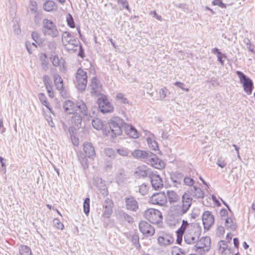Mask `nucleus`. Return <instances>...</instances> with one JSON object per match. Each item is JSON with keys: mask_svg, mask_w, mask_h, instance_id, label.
<instances>
[{"mask_svg": "<svg viewBox=\"0 0 255 255\" xmlns=\"http://www.w3.org/2000/svg\"><path fill=\"white\" fill-rule=\"evenodd\" d=\"M201 230L197 226L189 224L187 221L183 220L181 226L176 231L179 237H182L184 234V241L188 244H195L201 235Z\"/></svg>", "mask_w": 255, "mask_h": 255, "instance_id": "1", "label": "nucleus"}, {"mask_svg": "<svg viewBox=\"0 0 255 255\" xmlns=\"http://www.w3.org/2000/svg\"><path fill=\"white\" fill-rule=\"evenodd\" d=\"M125 122L118 117H114L108 122V127L104 130V134L114 137L122 134Z\"/></svg>", "mask_w": 255, "mask_h": 255, "instance_id": "2", "label": "nucleus"}, {"mask_svg": "<svg viewBox=\"0 0 255 255\" xmlns=\"http://www.w3.org/2000/svg\"><path fill=\"white\" fill-rule=\"evenodd\" d=\"M63 109L67 114H75L78 112L83 114L87 113V108L86 104L83 101L75 103L72 101H66L63 104Z\"/></svg>", "mask_w": 255, "mask_h": 255, "instance_id": "3", "label": "nucleus"}, {"mask_svg": "<svg viewBox=\"0 0 255 255\" xmlns=\"http://www.w3.org/2000/svg\"><path fill=\"white\" fill-rule=\"evenodd\" d=\"M192 198L189 194L185 193L182 196L181 203L174 206L173 210L175 215L181 216L186 214L191 207Z\"/></svg>", "mask_w": 255, "mask_h": 255, "instance_id": "4", "label": "nucleus"}, {"mask_svg": "<svg viewBox=\"0 0 255 255\" xmlns=\"http://www.w3.org/2000/svg\"><path fill=\"white\" fill-rule=\"evenodd\" d=\"M194 250L199 255H204L211 248V239L209 237H203L195 243Z\"/></svg>", "mask_w": 255, "mask_h": 255, "instance_id": "5", "label": "nucleus"}, {"mask_svg": "<svg viewBox=\"0 0 255 255\" xmlns=\"http://www.w3.org/2000/svg\"><path fill=\"white\" fill-rule=\"evenodd\" d=\"M179 200V195L173 190L160 191V206L165 205L167 201L172 204L177 202Z\"/></svg>", "mask_w": 255, "mask_h": 255, "instance_id": "6", "label": "nucleus"}, {"mask_svg": "<svg viewBox=\"0 0 255 255\" xmlns=\"http://www.w3.org/2000/svg\"><path fill=\"white\" fill-rule=\"evenodd\" d=\"M87 72L81 68H79L76 74V85L77 89L80 91H84L87 86L88 82Z\"/></svg>", "mask_w": 255, "mask_h": 255, "instance_id": "7", "label": "nucleus"}, {"mask_svg": "<svg viewBox=\"0 0 255 255\" xmlns=\"http://www.w3.org/2000/svg\"><path fill=\"white\" fill-rule=\"evenodd\" d=\"M97 103L100 111L103 113H109L114 112V107L110 103L106 95L101 94L98 98Z\"/></svg>", "mask_w": 255, "mask_h": 255, "instance_id": "8", "label": "nucleus"}, {"mask_svg": "<svg viewBox=\"0 0 255 255\" xmlns=\"http://www.w3.org/2000/svg\"><path fill=\"white\" fill-rule=\"evenodd\" d=\"M236 74L240 78L241 83L243 84L244 91L248 95H250L253 88L252 80L241 71H237Z\"/></svg>", "mask_w": 255, "mask_h": 255, "instance_id": "9", "label": "nucleus"}, {"mask_svg": "<svg viewBox=\"0 0 255 255\" xmlns=\"http://www.w3.org/2000/svg\"><path fill=\"white\" fill-rule=\"evenodd\" d=\"M43 30L45 34L52 37H56L58 34V31L55 24L50 20L45 19L43 21Z\"/></svg>", "mask_w": 255, "mask_h": 255, "instance_id": "10", "label": "nucleus"}, {"mask_svg": "<svg viewBox=\"0 0 255 255\" xmlns=\"http://www.w3.org/2000/svg\"><path fill=\"white\" fill-rule=\"evenodd\" d=\"M138 227L140 232L145 237H150L154 234V228L147 222L141 221Z\"/></svg>", "mask_w": 255, "mask_h": 255, "instance_id": "11", "label": "nucleus"}, {"mask_svg": "<svg viewBox=\"0 0 255 255\" xmlns=\"http://www.w3.org/2000/svg\"><path fill=\"white\" fill-rule=\"evenodd\" d=\"M86 114L87 113L82 114L79 112L73 114L70 120L71 127L75 129L79 128L81 126L82 116Z\"/></svg>", "mask_w": 255, "mask_h": 255, "instance_id": "12", "label": "nucleus"}, {"mask_svg": "<svg viewBox=\"0 0 255 255\" xmlns=\"http://www.w3.org/2000/svg\"><path fill=\"white\" fill-rule=\"evenodd\" d=\"M75 39L73 36L68 32H65L62 35V42L64 46L68 49H72L74 45Z\"/></svg>", "mask_w": 255, "mask_h": 255, "instance_id": "13", "label": "nucleus"}, {"mask_svg": "<svg viewBox=\"0 0 255 255\" xmlns=\"http://www.w3.org/2000/svg\"><path fill=\"white\" fill-rule=\"evenodd\" d=\"M202 221L205 229L209 230L214 223V217L211 212L206 211L202 216Z\"/></svg>", "mask_w": 255, "mask_h": 255, "instance_id": "14", "label": "nucleus"}, {"mask_svg": "<svg viewBox=\"0 0 255 255\" xmlns=\"http://www.w3.org/2000/svg\"><path fill=\"white\" fill-rule=\"evenodd\" d=\"M145 217L150 222L157 223L159 218V211L154 209H149L145 212Z\"/></svg>", "mask_w": 255, "mask_h": 255, "instance_id": "15", "label": "nucleus"}, {"mask_svg": "<svg viewBox=\"0 0 255 255\" xmlns=\"http://www.w3.org/2000/svg\"><path fill=\"white\" fill-rule=\"evenodd\" d=\"M83 150L88 158L94 159L96 156V152L92 143L89 142L84 143L83 144Z\"/></svg>", "mask_w": 255, "mask_h": 255, "instance_id": "16", "label": "nucleus"}, {"mask_svg": "<svg viewBox=\"0 0 255 255\" xmlns=\"http://www.w3.org/2000/svg\"><path fill=\"white\" fill-rule=\"evenodd\" d=\"M53 80L54 86L56 89L62 94L64 91V87L62 77L59 74H56L53 76Z\"/></svg>", "mask_w": 255, "mask_h": 255, "instance_id": "17", "label": "nucleus"}, {"mask_svg": "<svg viewBox=\"0 0 255 255\" xmlns=\"http://www.w3.org/2000/svg\"><path fill=\"white\" fill-rule=\"evenodd\" d=\"M225 227L227 230L235 231L237 228L235 218L231 216L225 218Z\"/></svg>", "mask_w": 255, "mask_h": 255, "instance_id": "18", "label": "nucleus"}, {"mask_svg": "<svg viewBox=\"0 0 255 255\" xmlns=\"http://www.w3.org/2000/svg\"><path fill=\"white\" fill-rule=\"evenodd\" d=\"M43 82L45 88L47 91L48 96L51 98H53L54 96V92L53 90V87L52 85L51 80L50 77L48 75L43 76Z\"/></svg>", "mask_w": 255, "mask_h": 255, "instance_id": "19", "label": "nucleus"}, {"mask_svg": "<svg viewBox=\"0 0 255 255\" xmlns=\"http://www.w3.org/2000/svg\"><path fill=\"white\" fill-rule=\"evenodd\" d=\"M126 205L128 210L132 211H135L138 207L137 201L133 197L126 199Z\"/></svg>", "mask_w": 255, "mask_h": 255, "instance_id": "20", "label": "nucleus"}, {"mask_svg": "<svg viewBox=\"0 0 255 255\" xmlns=\"http://www.w3.org/2000/svg\"><path fill=\"white\" fill-rule=\"evenodd\" d=\"M91 87L92 89V93H94L96 95L99 94V89H102V86L100 84L99 80L96 77H94L91 79Z\"/></svg>", "mask_w": 255, "mask_h": 255, "instance_id": "21", "label": "nucleus"}, {"mask_svg": "<svg viewBox=\"0 0 255 255\" xmlns=\"http://www.w3.org/2000/svg\"><path fill=\"white\" fill-rule=\"evenodd\" d=\"M124 128L126 133L131 137L135 138L138 137L137 130L131 125H128L125 123Z\"/></svg>", "mask_w": 255, "mask_h": 255, "instance_id": "22", "label": "nucleus"}, {"mask_svg": "<svg viewBox=\"0 0 255 255\" xmlns=\"http://www.w3.org/2000/svg\"><path fill=\"white\" fill-rule=\"evenodd\" d=\"M190 194L195 198H203L204 196V192L199 187L193 186L190 189Z\"/></svg>", "mask_w": 255, "mask_h": 255, "instance_id": "23", "label": "nucleus"}, {"mask_svg": "<svg viewBox=\"0 0 255 255\" xmlns=\"http://www.w3.org/2000/svg\"><path fill=\"white\" fill-rule=\"evenodd\" d=\"M147 167L144 165L138 166L134 172V175L136 178H144L147 176Z\"/></svg>", "mask_w": 255, "mask_h": 255, "instance_id": "24", "label": "nucleus"}, {"mask_svg": "<svg viewBox=\"0 0 255 255\" xmlns=\"http://www.w3.org/2000/svg\"><path fill=\"white\" fill-rule=\"evenodd\" d=\"M220 250L221 251L223 255H235V254L231 249L228 248L227 245L225 241H222L219 243Z\"/></svg>", "mask_w": 255, "mask_h": 255, "instance_id": "25", "label": "nucleus"}, {"mask_svg": "<svg viewBox=\"0 0 255 255\" xmlns=\"http://www.w3.org/2000/svg\"><path fill=\"white\" fill-rule=\"evenodd\" d=\"M92 125L96 129L102 130L103 134L104 129L107 128V127L105 126L103 121L98 118H96L93 120Z\"/></svg>", "mask_w": 255, "mask_h": 255, "instance_id": "26", "label": "nucleus"}, {"mask_svg": "<svg viewBox=\"0 0 255 255\" xmlns=\"http://www.w3.org/2000/svg\"><path fill=\"white\" fill-rule=\"evenodd\" d=\"M43 7L45 11L50 12L56 10L57 8V5L54 1L47 0L43 4Z\"/></svg>", "mask_w": 255, "mask_h": 255, "instance_id": "27", "label": "nucleus"}, {"mask_svg": "<svg viewBox=\"0 0 255 255\" xmlns=\"http://www.w3.org/2000/svg\"><path fill=\"white\" fill-rule=\"evenodd\" d=\"M173 238L170 235L160 236V246H169L173 242Z\"/></svg>", "mask_w": 255, "mask_h": 255, "instance_id": "28", "label": "nucleus"}, {"mask_svg": "<svg viewBox=\"0 0 255 255\" xmlns=\"http://www.w3.org/2000/svg\"><path fill=\"white\" fill-rule=\"evenodd\" d=\"M151 183L155 190L159 188V176L156 174H151L150 176Z\"/></svg>", "mask_w": 255, "mask_h": 255, "instance_id": "29", "label": "nucleus"}, {"mask_svg": "<svg viewBox=\"0 0 255 255\" xmlns=\"http://www.w3.org/2000/svg\"><path fill=\"white\" fill-rule=\"evenodd\" d=\"M116 100L125 105L129 104V102L125 95L122 93H118L116 96Z\"/></svg>", "mask_w": 255, "mask_h": 255, "instance_id": "30", "label": "nucleus"}, {"mask_svg": "<svg viewBox=\"0 0 255 255\" xmlns=\"http://www.w3.org/2000/svg\"><path fill=\"white\" fill-rule=\"evenodd\" d=\"M20 255H32V252L29 247L25 245H21L19 248Z\"/></svg>", "mask_w": 255, "mask_h": 255, "instance_id": "31", "label": "nucleus"}, {"mask_svg": "<svg viewBox=\"0 0 255 255\" xmlns=\"http://www.w3.org/2000/svg\"><path fill=\"white\" fill-rule=\"evenodd\" d=\"M50 59L54 66H58L60 65V60L55 53L51 55Z\"/></svg>", "mask_w": 255, "mask_h": 255, "instance_id": "32", "label": "nucleus"}, {"mask_svg": "<svg viewBox=\"0 0 255 255\" xmlns=\"http://www.w3.org/2000/svg\"><path fill=\"white\" fill-rule=\"evenodd\" d=\"M90 198H86L83 204V210L84 213L88 215L90 212Z\"/></svg>", "mask_w": 255, "mask_h": 255, "instance_id": "33", "label": "nucleus"}, {"mask_svg": "<svg viewBox=\"0 0 255 255\" xmlns=\"http://www.w3.org/2000/svg\"><path fill=\"white\" fill-rule=\"evenodd\" d=\"M172 255H187L185 251L178 247H174L172 251Z\"/></svg>", "mask_w": 255, "mask_h": 255, "instance_id": "34", "label": "nucleus"}, {"mask_svg": "<svg viewBox=\"0 0 255 255\" xmlns=\"http://www.w3.org/2000/svg\"><path fill=\"white\" fill-rule=\"evenodd\" d=\"M133 154L135 157L138 158H144L147 155V153L145 151L140 150H135Z\"/></svg>", "mask_w": 255, "mask_h": 255, "instance_id": "35", "label": "nucleus"}, {"mask_svg": "<svg viewBox=\"0 0 255 255\" xmlns=\"http://www.w3.org/2000/svg\"><path fill=\"white\" fill-rule=\"evenodd\" d=\"M38 97L42 104L46 107L48 109L50 110L49 107L48 103L47 101V98L45 95L43 93H40L39 94Z\"/></svg>", "mask_w": 255, "mask_h": 255, "instance_id": "36", "label": "nucleus"}, {"mask_svg": "<svg viewBox=\"0 0 255 255\" xmlns=\"http://www.w3.org/2000/svg\"><path fill=\"white\" fill-rule=\"evenodd\" d=\"M67 24L71 28H74L75 26V22L71 14L69 13L66 17Z\"/></svg>", "mask_w": 255, "mask_h": 255, "instance_id": "37", "label": "nucleus"}, {"mask_svg": "<svg viewBox=\"0 0 255 255\" xmlns=\"http://www.w3.org/2000/svg\"><path fill=\"white\" fill-rule=\"evenodd\" d=\"M150 202L152 204H158L159 203V195L158 193L154 194L150 199Z\"/></svg>", "mask_w": 255, "mask_h": 255, "instance_id": "38", "label": "nucleus"}, {"mask_svg": "<svg viewBox=\"0 0 255 255\" xmlns=\"http://www.w3.org/2000/svg\"><path fill=\"white\" fill-rule=\"evenodd\" d=\"M32 37L33 39L38 44L42 43V40L40 37L39 34L36 32L32 33Z\"/></svg>", "mask_w": 255, "mask_h": 255, "instance_id": "39", "label": "nucleus"}, {"mask_svg": "<svg viewBox=\"0 0 255 255\" xmlns=\"http://www.w3.org/2000/svg\"><path fill=\"white\" fill-rule=\"evenodd\" d=\"M148 191V187L146 185L142 184L140 186L139 188V192L141 195H146Z\"/></svg>", "mask_w": 255, "mask_h": 255, "instance_id": "40", "label": "nucleus"}, {"mask_svg": "<svg viewBox=\"0 0 255 255\" xmlns=\"http://www.w3.org/2000/svg\"><path fill=\"white\" fill-rule=\"evenodd\" d=\"M212 3L214 5H218L221 8H226V4L223 3L221 0H213Z\"/></svg>", "mask_w": 255, "mask_h": 255, "instance_id": "41", "label": "nucleus"}, {"mask_svg": "<svg viewBox=\"0 0 255 255\" xmlns=\"http://www.w3.org/2000/svg\"><path fill=\"white\" fill-rule=\"evenodd\" d=\"M184 183L185 185L192 187L194 183V180L191 178L186 176L184 179Z\"/></svg>", "mask_w": 255, "mask_h": 255, "instance_id": "42", "label": "nucleus"}, {"mask_svg": "<svg viewBox=\"0 0 255 255\" xmlns=\"http://www.w3.org/2000/svg\"><path fill=\"white\" fill-rule=\"evenodd\" d=\"M220 216L223 220H225V218L228 217L227 210L225 209H223L220 211Z\"/></svg>", "mask_w": 255, "mask_h": 255, "instance_id": "43", "label": "nucleus"}, {"mask_svg": "<svg viewBox=\"0 0 255 255\" xmlns=\"http://www.w3.org/2000/svg\"><path fill=\"white\" fill-rule=\"evenodd\" d=\"M169 94V92L166 88H162L160 92V100L165 98Z\"/></svg>", "mask_w": 255, "mask_h": 255, "instance_id": "44", "label": "nucleus"}, {"mask_svg": "<svg viewBox=\"0 0 255 255\" xmlns=\"http://www.w3.org/2000/svg\"><path fill=\"white\" fill-rule=\"evenodd\" d=\"M174 85L186 92H188L189 91L188 88H184L185 84L183 83L180 82H176L174 83Z\"/></svg>", "mask_w": 255, "mask_h": 255, "instance_id": "45", "label": "nucleus"}, {"mask_svg": "<svg viewBox=\"0 0 255 255\" xmlns=\"http://www.w3.org/2000/svg\"><path fill=\"white\" fill-rule=\"evenodd\" d=\"M54 225L58 229L62 230L64 228L63 224L61 223L58 220H54Z\"/></svg>", "mask_w": 255, "mask_h": 255, "instance_id": "46", "label": "nucleus"}, {"mask_svg": "<svg viewBox=\"0 0 255 255\" xmlns=\"http://www.w3.org/2000/svg\"><path fill=\"white\" fill-rule=\"evenodd\" d=\"M39 59L42 64H45L47 62V56L45 53H41L39 56Z\"/></svg>", "mask_w": 255, "mask_h": 255, "instance_id": "47", "label": "nucleus"}, {"mask_svg": "<svg viewBox=\"0 0 255 255\" xmlns=\"http://www.w3.org/2000/svg\"><path fill=\"white\" fill-rule=\"evenodd\" d=\"M226 55L224 54L221 53L220 54H217L218 61L222 65H224V61L222 60L223 58H226Z\"/></svg>", "mask_w": 255, "mask_h": 255, "instance_id": "48", "label": "nucleus"}, {"mask_svg": "<svg viewBox=\"0 0 255 255\" xmlns=\"http://www.w3.org/2000/svg\"><path fill=\"white\" fill-rule=\"evenodd\" d=\"M217 164L221 168H224L226 165V163L224 160L218 159L217 161Z\"/></svg>", "mask_w": 255, "mask_h": 255, "instance_id": "49", "label": "nucleus"}, {"mask_svg": "<svg viewBox=\"0 0 255 255\" xmlns=\"http://www.w3.org/2000/svg\"><path fill=\"white\" fill-rule=\"evenodd\" d=\"M118 2L123 5L127 10H129L128 3L127 0H118Z\"/></svg>", "mask_w": 255, "mask_h": 255, "instance_id": "50", "label": "nucleus"}, {"mask_svg": "<svg viewBox=\"0 0 255 255\" xmlns=\"http://www.w3.org/2000/svg\"><path fill=\"white\" fill-rule=\"evenodd\" d=\"M72 141L75 146H77L79 144V139L75 136L72 137Z\"/></svg>", "mask_w": 255, "mask_h": 255, "instance_id": "51", "label": "nucleus"}, {"mask_svg": "<svg viewBox=\"0 0 255 255\" xmlns=\"http://www.w3.org/2000/svg\"><path fill=\"white\" fill-rule=\"evenodd\" d=\"M247 48L249 49V50L251 52H252L253 53H255V51H254V46L252 43H249L248 45L247 46Z\"/></svg>", "mask_w": 255, "mask_h": 255, "instance_id": "52", "label": "nucleus"}, {"mask_svg": "<svg viewBox=\"0 0 255 255\" xmlns=\"http://www.w3.org/2000/svg\"><path fill=\"white\" fill-rule=\"evenodd\" d=\"M233 242L235 247H236L237 249L239 248V242L238 238H234L233 239Z\"/></svg>", "mask_w": 255, "mask_h": 255, "instance_id": "53", "label": "nucleus"}, {"mask_svg": "<svg viewBox=\"0 0 255 255\" xmlns=\"http://www.w3.org/2000/svg\"><path fill=\"white\" fill-rule=\"evenodd\" d=\"M233 146L234 147L235 149L236 150L237 154L238 157L241 159V157L239 153V147H238L236 144H233Z\"/></svg>", "mask_w": 255, "mask_h": 255, "instance_id": "54", "label": "nucleus"}, {"mask_svg": "<svg viewBox=\"0 0 255 255\" xmlns=\"http://www.w3.org/2000/svg\"><path fill=\"white\" fill-rule=\"evenodd\" d=\"M217 231L220 234H223L225 232V229L223 226H221L218 227Z\"/></svg>", "mask_w": 255, "mask_h": 255, "instance_id": "55", "label": "nucleus"}, {"mask_svg": "<svg viewBox=\"0 0 255 255\" xmlns=\"http://www.w3.org/2000/svg\"><path fill=\"white\" fill-rule=\"evenodd\" d=\"M107 203H108V206H109V207L110 208V212H112V207L113 206V205H114L113 202L112 201H109L107 202Z\"/></svg>", "mask_w": 255, "mask_h": 255, "instance_id": "56", "label": "nucleus"}, {"mask_svg": "<svg viewBox=\"0 0 255 255\" xmlns=\"http://www.w3.org/2000/svg\"><path fill=\"white\" fill-rule=\"evenodd\" d=\"M213 52L214 53H217V54H220L221 53L217 48H214L213 49Z\"/></svg>", "mask_w": 255, "mask_h": 255, "instance_id": "57", "label": "nucleus"}, {"mask_svg": "<svg viewBox=\"0 0 255 255\" xmlns=\"http://www.w3.org/2000/svg\"><path fill=\"white\" fill-rule=\"evenodd\" d=\"M0 162L2 167L5 168V167L4 163L3 162V159L2 157H0Z\"/></svg>", "mask_w": 255, "mask_h": 255, "instance_id": "58", "label": "nucleus"}, {"mask_svg": "<svg viewBox=\"0 0 255 255\" xmlns=\"http://www.w3.org/2000/svg\"><path fill=\"white\" fill-rule=\"evenodd\" d=\"M232 234H228L227 236H226V239L227 240H228L229 241L231 240H232Z\"/></svg>", "mask_w": 255, "mask_h": 255, "instance_id": "59", "label": "nucleus"}, {"mask_svg": "<svg viewBox=\"0 0 255 255\" xmlns=\"http://www.w3.org/2000/svg\"><path fill=\"white\" fill-rule=\"evenodd\" d=\"M244 42L246 44L247 46L248 45L249 43H251L250 39L248 38H245L244 39Z\"/></svg>", "mask_w": 255, "mask_h": 255, "instance_id": "60", "label": "nucleus"}, {"mask_svg": "<svg viewBox=\"0 0 255 255\" xmlns=\"http://www.w3.org/2000/svg\"><path fill=\"white\" fill-rule=\"evenodd\" d=\"M168 135L167 133H164V132L162 133V137L163 138L167 139L168 138Z\"/></svg>", "mask_w": 255, "mask_h": 255, "instance_id": "61", "label": "nucleus"}, {"mask_svg": "<svg viewBox=\"0 0 255 255\" xmlns=\"http://www.w3.org/2000/svg\"><path fill=\"white\" fill-rule=\"evenodd\" d=\"M32 5L33 6V8L32 10L35 11L37 9V6H36V2H33Z\"/></svg>", "mask_w": 255, "mask_h": 255, "instance_id": "62", "label": "nucleus"}, {"mask_svg": "<svg viewBox=\"0 0 255 255\" xmlns=\"http://www.w3.org/2000/svg\"><path fill=\"white\" fill-rule=\"evenodd\" d=\"M150 14L152 15L153 16V17L156 16L157 17H158V16H157V14H156V12L155 11H151L150 12Z\"/></svg>", "mask_w": 255, "mask_h": 255, "instance_id": "63", "label": "nucleus"}, {"mask_svg": "<svg viewBox=\"0 0 255 255\" xmlns=\"http://www.w3.org/2000/svg\"><path fill=\"white\" fill-rule=\"evenodd\" d=\"M243 247L245 249H247L249 248V245L247 244L246 242H244L243 243Z\"/></svg>", "mask_w": 255, "mask_h": 255, "instance_id": "64", "label": "nucleus"}]
</instances>
